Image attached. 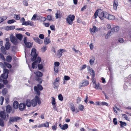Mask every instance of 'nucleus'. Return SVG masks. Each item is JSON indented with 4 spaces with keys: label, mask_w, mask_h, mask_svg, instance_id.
I'll return each mask as SVG.
<instances>
[{
    "label": "nucleus",
    "mask_w": 131,
    "mask_h": 131,
    "mask_svg": "<svg viewBox=\"0 0 131 131\" xmlns=\"http://www.w3.org/2000/svg\"><path fill=\"white\" fill-rule=\"evenodd\" d=\"M74 18L75 16L73 15H69L67 18V22L69 24L72 25L73 23V21Z\"/></svg>",
    "instance_id": "1"
},
{
    "label": "nucleus",
    "mask_w": 131,
    "mask_h": 131,
    "mask_svg": "<svg viewBox=\"0 0 131 131\" xmlns=\"http://www.w3.org/2000/svg\"><path fill=\"white\" fill-rule=\"evenodd\" d=\"M43 87L41 85L38 84L37 86H36L34 87V90L35 92H36L37 94L39 95L40 94V92L39 90L41 91L43 89Z\"/></svg>",
    "instance_id": "2"
},
{
    "label": "nucleus",
    "mask_w": 131,
    "mask_h": 131,
    "mask_svg": "<svg viewBox=\"0 0 131 131\" xmlns=\"http://www.w3.org/2000/svg\"><path fill=\"white\" fill-rule=\"evenodd\" d=\"M31 55L32 57L31 60L32 61H34L37 56V54L36 53V50L34 48L32 49L31 53Z\"/></svg>",
    "instance_id": "3"
},
{
    "label": "nucleus",
    "mask_w": 131,
    "mask_h": 131,
    "mask_svg": "<svg viewBox=\"0 0 131 131\" xmlns=\"http://www.w3.org/2000/svg\"><path fill=\"white\" fill-rule=\"evenodd\" d=\"M21 118L19 117H10L8 123V125L9 126L12 124V122H17L18 120H20Z\"/></svg>",
    "instance_id": "4"
},
{
    "label": "nucleus",
    "mask_w": 131,
    "mask_h": 131,
    "mask_svg": "<svg viewBox=\"0 0 131 131\" xmlns=\"http://www.w3.org/2000/svg\"><path fill=\"white\" fill-rule=\"evenodd\" d=\"M41 58L38 57L36 60L32 63V68L33 69H34L35 68L37 67V65L38 63H40L41 61Z\"/></svg>",
    "instance_id": "5"
},
{
    "label": "nucleus",
    "mask_w": 131,
    "mask_h": 131,
    "mask_svg": "<svg viewBox=\"0 0 131 131\" xmlns=\"http://www.w3.org/2000/svg\"><path fill=\"white\" fill-rule=\"evenodd\" d=\"M41 58L38 57L36 60L32 63V68L33 69H34L35 68L37 67V65L38 63H40L41 61Z\"/></svg>",
    "instance_id": "6"
},
{
    "label": "nucleus",
    "mask_w": 131,
    "mask_h": 131,
    "mask_svg": "<svg viewBox=\"0 0 131 131\" xmlns=\"http://www.w3.org/2000/svg\"><path fill=\"white\" fill-rule=\"evenodd\" d=\"M87 68L90 74L92 75V78L93 79L95 75L94 71L90 66H87Z\"/></svg>",
    "instance_id": "7"
},
{
    "label": "nucleus",
    "mask_w": 131,
    "mask_h": 131,
    "mask_svg": "<svg viewBox=\"0 0 131 131\" xmlns=\"http://www.w3.org/2000/svg\"><path fill=\"white\" fill-rule=\"evenodd\" d=\"M59 84V78H56L53 82L54 85L55 86L54 88V89L57 88Z\"/></svg>",
    "instance_id": "8"
},
{
    "label": "nucleus",
    "mask_w": 131,
    "mask_h": 131,
    "mask_svg": "<svg viewBox=\"0 0 131 131\" xmlns=\"http://www.w3.org/2000/svg\"><path fill=\"white\" fill-rule=\"evenodd\" d=\"M26 106L25 103H21L19 104V108L20 110L21 111L25 110Z\"/></svg>",
    "instance_id": "9"
},
{
    "label": "nucleus",
    "mask_w": 131,
    "mask_h": 131,
    "mask_svg": "<svg viewBox=\"0 0 131 131\" xmlns=\"http://www.w3.org/2000/svg\"><path fill=\"white\" fill-rule=\"evenodd\" d=\"M11 42L15 45H17L18 43V40L17 38L14 37L12 36L10 38Z\"/></svg>",
    "instance_id": "10"
},
{
    "label": "nucleus",
    "mask_w": 131,
    "mask_h": 131,
    "mask_svg": "<svg viewBox=\"0 0 131 131\" xmlns=\"http://www.w3.org/2000/svg\"><path fill=\"white\" fill-rule=\"evenodd\" d=\"M0 117L3 120H5L6 117V113L4 111L0 112Z\"/></svg>",
    "instance_id": "11"
},
{
    "label": "nucleus",
    "mask_w": 131,
    "mask_h": 131,
    "mask_svg": "<svg viewBox=\"0 0 131 131\" xmlns=\"http://www.w3.org/2000/svg\"><path fill=\"white\" fill-rule=\"evenodd\" d=\"M22 25H25L26 26L30 25L33 26L34 25V23L31 21H28L25 22Z\"/></svg>",
    "instance_id": "12"
},
{
    "label": "nucleus",
    "mask_w": 131,
    "mask_h": 131,
    "mask_svg": "<svg viewBox=\"0 0 131 131\" xmlns=\"http://www.w3.org/2000/svg\"><path fill=\"white\" fill-rule=\"evenodd\" d=\"M33 39L35 42L39 44H41L43 43V41L38 37H33Z\"/></svg>",
    "instance_id": "13"
},
{
    "label": "nucleus",
    "mask_w": 131,
    "mask_h": 131,
    "mask_svg": "<svg viewBox=\"0 0 131 131\" xmlns=\"http://www.w3.org/2000/svg\"><path fill=\"white\" fill-rule=\"evenodd\" d=\"M118 5V3L116 0H114L113 2V8L115 10L117 9V7Z\"/></svg>",
    "instance_id": "14"
},
{
    "label": "nucleus",
    "mask_w": 131,
    "mask_h": 131,
    "mask_svg": "<svg viewBox=\"0 0 131 131\" xmlns=\"http://www.w3.org/2000/svg\"><path fill=\"white\" fill-rule=\"evenodd\" d=\"M119 29V27L118 26H116L115 27H113V28H112L111 29V30L112 31H112V32H111V34H112L113 32H116L118 31Z\"/></svg>",
    "instance_id": "15"
},
{
    "label": "nucleus",
    "mask_w": 131,
    "mask_h": 131,
    "mask_svg": "<svg viewBox=\"0 0 131 131\" xmlns=\"http://www.w3.org/2000/svg\"><path fill=\"white\" fill-rule=\"evenodd\" d=\"M66 51V50L63 49H60V50H59L58 51V55L59 57H61L62 55V53L64 52H65Z\"/></svg>",
    "instance_id": "16"
},
{
    "label": "nucleus",
    "mask_w": 131,
    "mask_h": 131,
    "mask_svg": "<svg viewBox=\"0 0 131 131\" xmlns=\"http://www.w3.org/2000/svg\"><path fill=\"white\" fill-rule=\"evenodd\" d=\"M31 104L33 107H35L37 105L36 99H35H35H33L31 101Z\"/></svg>",
    "instance_id": "17"
},
{
    "label": "nucleus",
    "mask_w": 131,
    "mask_h": 131,
    "mask_svg": "<svg viewBox=\"0 0 131 131\" xmlns=\"http://www.w3.org/2000/svg\"><path fill=\"white\" fill-rule=\"evenodd\" d=\"M12 111L11 106L9 105H7L6 108V111L8 113H10Z\"/></svg>",
    "instance_id": "18"
},
{
    "label": "nucleus",
    "mask_w": 131,
    "mask_h": 131,
    "mask_svg": "<svg viewBox=\"0 0 131 131\" xmlns=\"http://www.w3.org/2000/svg\"><path fill=\"white\" fill-rule=\"evenodd\" d=\"M50 39L49 38L46 37L45 39L44 42L45 45H48L50 43Z\"/></svg>",
    "instance_id": "19"
},
{
    "label": "nucleus",
    "mask_w": 131,
    "mask_h": 131,
    "mask_svg": "<svg viewBox=\"0 0 131 131\" xmlns=\"http://www.w3.org/2000/svg\"><path fill=\"white\" fill-rule=\"evenodd\" d=\"M104 12H103L100 13L99 17L102 20H103L104 18Z\"/></svg>",
    "instance_id": "20"
},
{
    "label": "nucleus",
    "mask_w": 131,
    "mask_h": 131,
    "mask_svg": "<svg viewBox=\"0 0 131 131\" xmlns=\"http://www.w3.org/2000/svg\"><path fill=\"white\" fill-rule=\"evenodd\" d=\"M13 106L14 108L16 109L18 107V104L17 101H15L13 103Z\"/></svg>",
    "instance_id": "21"
},
{
    "label": "nucleus",
    "mask_w": 131,
    "mask_h": 131,
    "mask_svg": "<svg viewBox=\"0 0 131 131\" xmlns=\"http://www.w3.org/2000/svg\"><path fill=\"white\" fill-rule=\"evenodd\" d=\"M26 104L27 106L29 107H30L31 104V101L30 100H27L26 101Z\"/></svg>",
    "instance_id": "22"
},
{
    "label": "nucleus",
    "mask_w": 131,
    "mask_h": 131,
    "mask_svg": "<svg viewBox=\"0 0 131 131\" xmlns=\"http://www.w3.org/2000/svg\"><path fill=\"white\" fill-rule=\"evenodd\" d=\"M55 17L56 19H58L59 18L61 17L60 14V11L59 10H58L56 13L55 14Z\"/></svg>",
    "instance_id": "23"
},
{
    "label": "nucleus",
    "mask_w": 131,
    "mask_h": 131,
    "mask_svg": "<svg viewBox=\"0 0 131 131\" xmlns=\"http://www.w3.org/2000/svg\"><path fill=\"white\" fill-rule=\"evenodd\" d=\"M17 38L20 40H21L23 38V36L20 34H17L16 35Z\"/></svg>",
    "instance_id": "24"
},
{
    "label": "nucleus",
    "mask_w": 131,
    "mask_h": 131,
    "mask_svg": "<svg viewBox=\"0 0 131 131\" xmlns=\"http://www.w3.org/2000/svg\"><path fill=\"white\" fill-rule=\"evenodd\" d=\"M10 44L9 42H7L5 45V47L6 49L8 50L10 48Z\"/></svg>",
    "instance_id": "25"
},
{
    "label": "nucleus",
    "mask_w": 131,
    "mask_h": 131,
    "mask_svg": "<svg viewBox=\"0 0 131 131\" xmlns=\"http://www.w3.org/2000/svg\"><path fill=\"white\" fill-rule=\"evenodd\" d=\"M34 73L38 77H41L43 75L42 73L39 71L35 72Z\"/></svg>",
    "instance_id": "26"
},
{
    "label": "nucleus",
    "mask_w": 131,
    "mask_h": 131,
    "mask_svg": "<svg viewBox=\"0 0 131 131\" xmlns=\"http://www.w3.org/2000/svg\"><path fill=\"white\" fill-rule=\"evenodd\" d=\"M1 51L4 54H6V51L5 50V48L4 46H2L1 48Z\"/></svg>",
    "instance_id": "27"
},
{
    "label": "nucleus",
    "mask_w": 131,
    "mask_h": 131,
    "mask_svg": "<svg viewBox=\"0 0 131 131\" xmlns=\"http://www.w3.org/2000/svg\"><path fill=\"white\" fill-rule=\"evenodd\" d=\"M89 82L87 80H85L82 84L81 86H85L89 84Z\"/></svg>",
    "instance_id": "28"
},
{
    "label": "nucleus",
    "mask_w": 131,
    "mask_h": 131,
    "mask_svg": "<svg viewBox=\"0 0 131 131\" xmlns=\"http://www.w3.org/2000/svg\"><path fill=\"white\" fill-rule=\"evenodd\" d=\"M8 92L7 89L6 88H4L2 90V92L3 95H5Z\"/></svg>",
    "instance_id": "29"
},
{
    "label": "nucleus",
    "mask_w": 131,
    "mask_h": 131,
    "mask_svg": "<svg viewBox=\"0 0 131 131\" xmlns=\"http://www.w3.org/2000/svg\"><path fill=\"white\" fill-rule=\"evenodd\" d=\"M2 77L3 79H7L8 77V74L7 73H3L2 74Z\"/></svg>",
    "instance_id": "30"
},
{
    "label": "nucleus",
    "mask_w": 131,
    "mask_h": 131,
    "mask_svg": "<svg viewBox=\"0 0 131 131\" xmlns=\"http://www.w3.org/2000/svg\"><path fill=\"white\" fill-rule=\"evenodd\" d=\"M68 127V125L67 124H65L62 126L61 128V129L62 130H65L67 129Z\"/></svg>",
    "instance_id": "31"
},
{
    "label": "nucleus",
    "mask_w": 131,
    "mask_h": 131,
    "mask_svg": "<svg viewBox=\"0 0 131 131\" xmlns=\"http://www.w3.org/2000/svg\"><path fill=\"white\" fill-rule=\"evenodd\" d=\"M47 19L49 20H53L54 19V17L51 15H48L47 17Z\"/></svg>",
    "instance_id": "32"
},
{
    "label": "nucleus",
    "mask_w": 131,
    "mask_h": 131,
    "mask_svg": "<svg viewBox=\"0 0 131 131\" xmlns=\"http://www.w3.org/2000/svg\"><path fill=\"white\" fill-rule=\"evenodd\" d=\"M25 43L26 46L28 48H30L31 46V44L30 42H27Z\"/></svg>",
    "instance_id": "33"
},
{
    "label": "nucleus",
    "mask_w": 131,
    "mask_h": 131,
    "mask_svg": "<svg viewBox=\"0 0 131 131\" xmlns=\"http://www.w3.org/2000/svg\"><path fill=\"white\" fill-rule=\"evenodd\" d=\"M108 19L111 20H114L115 19V17L113 15L109 14Z\"/></svg>",
    "instance_id": "34"
},
{
    "label": "nucleus",
    "mask_w": 131,
    "mask_h": 131,
    "mask_svg": "<svg viewBox=\"0 0 131 131\" xmlns=\"http://www.w3.org/2000/svg\"><path fill=\"white\" fill-rule=\"evenodd\" d=\"M12 57L10 56H8L6 57V61L8 62H10L12 59Z\"/></svg>",
    "instance_id": "35"
},
{
    "label": "nucleus",
    "mask_w": 131,
    "mask_h": 131,
    "mask_svg": "<svg viewBox=\"0 0 131 131\" xmlns=\"http://www.w3.org/2000/svg\"><path fill=\"white\" fill-rule=\"evenodd\" d=\"M35 99H36L37 103H38V104H40L41 103V101L40 100L38 96H35Z\"/></svg>",
    "instance_id": "36"
},
{
    "label": "nucleus",
    "mask_w": 131,
    "mask_h": 131,
    "mask_svg": "<svg viewBox=\"0 0 131 131\" xmlns=\"http://www.w3.org/2000/svg\"><path fill=\"white\" fill-rule=\"evenodd\" d=\"M96 27L95 26H94L92 28L90 29V31L94 32L96 31Z\"/></svg>",
    "instance_id": "37"
},
{
    "label": "nucleus",
    "mask_w": 131,
    "mask_h": 131,
    "mask_svg": "<svg viewBox=\"0 0 131 131\" xmlns=\"http://www.w3.org/2000/svg\"><path fill=\"white\" fill-rule=\"evenodd\" d=\"M71 110L73 112H74L75 110V108L74 105L72 103L70 104Z\"/></svg>",
    "instance_id": "38"
},
{
    "label": "nucleus",
    "mask_w": 131,
    "mask_h": 131,
    "mask_svg": "<svg viewBox=\"0 0 131 131\" xmlns=\"http://www.w3.org/2000/svg\"><path fill=\"white\" fill-rule=\"evenodd\" d=\"M112 31H109L107 33V34L105 36V38L106 39H107L108 38V37L109 36H111L112 34H111Z\"/></svg>",
    "instance_id": "39"
},
{
    "label": "nucleus",
    "mask_w": 131,
    "mask_h": 131,
    "mask_svg": "<svg viewBox=\"0 0 131 131\" xmlns=\"http://www.w3.org/2000/svg\"><path fill=\"white\" fill-rule=\"evenodd\" d=\"M57 123H56L55 124H53L52 126V129L53 130H56L57 129Z\"/></svg>",
    "instance_id": "40"
},
{
    "label": "nucleus",
    "mask_w": 131,
    "mask_h": 131,
    "mask_svg": "<svg viewBox=\"0 0 131 131\" xmlns=\"http://www.w3.org/2000/svg\"><path fill=\"white\" fill-rule=\"evenodd\" d=\"M14 17L17 20H19L20 19V15L15 14L14 15Z\"/></svg>",
    "instance_id": "41"
},
{
    "label": "nucleus",
    "mask_w": 131,
    "mask_h": 131,
    "mask_svg": "<svg viewBox=\"0 0 131 131\" xmlns=\"http://www.w3.org/2000/svg\"><path fill=\"white\" fill-rule=\"evenodd\" d=\"M0 126L2 127H3L4 126V122L2 118H0Z\"/></svg>",
    "instance_id": "42"
},
{
    "label": "nucleus",
    "mask_w": 131,
    "mask_h": 131,
    "mask_svg": "<svg viewBox=\"0 0 131 131\" xmlns=\"http://www.w3.org/2000/svg\"><path fill=\"white\" fill-rule=\"evenodd\" d=\"M119 122L121 124V126L122 127H123L124 126H126V123L125 122L120 121Z\"/></svg>",
    "instance_id": "43"
},
{
    "label": "nucleus",
    "mask_w": 131,
    "mask_h": 131,
    "mask_svg": "<svg viewBox=\"0 0 131 131\" xmlns=\"http://www.w3.org/2000/svg\"><path fill=\"white\" fill-rule=\"evenodd\" d=\"M4 98L2 96L0 97V101L1 102L0 104L1 105L3 104V102L4 100Z\"/></svg>",
    "instance_id": "44"
},
{
    "label": "nucleus",
    "mask_w": 131,
    "mask_h": 131,
    "mask_svg": "<svg viewBox=\"0 0 131 131\" xmlns=\"http://www.w3.org/2000/svg\"><path fill=\"white\" fill-rule=\"evenodd\" d=\"M5 64L8 68H10L12 67V66L11 64L7 63L5 62H4Z\"/></svg>",
    "instance_id": "45"
},
{
    "label": "nucleus",
    "mask_w": 131,
    "mask_h": 131,
    "mask_svg": "<svg viewBox=\"0 0 131 131\" xmlns=\"http://www.w3.org/2000/svg\"><path fill=\"white\" fill-rule=\"evenodd\" d=\"M47 47L46 46H44L41 48V50L42 52H45L47 50Z\"/></svg>",
    "instance_id": "46"
},
{
    "label": "nucleus",
    "mask_w": 131,
    "mask_h": 131,
    "mask_svg": "<svg viewBox=\"0 0 131 131\" xmlns=\"http://www.w3.org/2000/svg\"><path fill=\"white\" fill-rule=\"evenodd\" d=\"M16 22V21L14 19L9 20L8 21L7 23L8 24H11Z\"/></svg>",
    "instance_id": "47"
},
{
    "label": "nucleus",
    "mask_w": 131,
    "mask_h": 131,
    "mask_svg": "<svg viewBox=\"0 0 131 131\" xmlns=\"http://www.w3.org/2000/svg\"><path fill=\"white\" fill-rule=\"evenodd\" d=\"M43 127H48L49 126V123L48 122H47L45 123L42 124Z\"/></svg>",
    "instance_id": "48"
},
{
    "label": "nucleus",
    "mask_w": 131,
    "mask_h": 131,
    "mask_svg": "<svg viewBox=\"0 0 131 131\" xmlns=\"http://www.w3.org/2000/svg\"><path fill=\"white\" fill-rule=\"evenodd\" d=\"M50 28L52 30H55L56 29L54 26L53 25H51L50 26Z\"/></svg>",
    "instance_id": "49"
},
{
    "label": "nucleus",
    "mask_w": 131,
    "mask_h": 131,
    "mask_svg": "<svg viewBox=\"0 0 131 131\" xmlns=\"http://www.w3.org/2000/svg\"><path fill=\"white\" fill-rule=\"evenodd\" d=\"M37 16V15L36 14L34 15L33 17L31 19V20H35L36 19Z\"/></svg>",
    "instance_id": "50"
},
{
    "label": "nucleus",
    "mask_w": 131,
    "mask_h": 131,
    "mask_svg": "<svg viewBox=\"0 0 131 131\" xmlns=\"http://www.w3.org/2000/svg\"><path fill=\"white\" fill-rule=\"evenodd\" d=\"M78 108L80 110L82 111L84 108V107L82 105L80 104L79 105Z\"/></svg>",
    "instance_id": "51"
},
{
    "label": "nucleus",
    "mask_w": 131,
    "mask_h": 131,
    "mask_svg": "<svg viewBox=\"0 0 131 131\" xmlns=\"http://www.w3.org/2000/svg\"><path fill=\"white\" fill-rule=\"evenodd\" d=\"M8 30H12L14 29L15 28V27L13 26H10L8 27Z\"/></svg>",
    "instance_id": "52"
},
{
    "label": "nucleus",
    "mask_w": 131,
    "mask_h": 131,
    "mask_svg": "<svg viewBox=\"0 0 131 131\" xmlns=\"http://www.w3.org/2000/svg\"><path fill=\"white\" fill-rule=\"evenodd\" d=\"M104 18H108L109 14L105 12H104Z\"/></svg>",
    "instance_id": "53"
},
{
    "label": "nucleus",
    "mask_w": 131,
    "mask_h": 131,
    "mask_svg": "<svg viewBox=\"0 0 131 131\" xmlns=\"http://www.w3.org/2000/svg\"><path fill=\"white\" fill-rule=\"evenodd\" d=\"M58 98L59 100L62 101L63 100V97L62 96L61 94H60L58 96Z\"/></svg>",
    "instance_id": "54"
},
{
    "label": "nucleus",
    "mask_w": 131,
    "mask_h": 131,
    "mask_svg": "<svg viewBox=\"0 0 131 131\" xmlns=\"http://www.w3.org/2000/svg\"><path fill=\"white\" fill-rule=\"evenodd\" d=\"M94 88L96 89H99V87L100 85L99 83L97 84H95V85H94Z\"/></svg>",
    "instance_id": "55"
},
{
    "label": "nucleus",
    "mask_w": 131,
    "mask_h": 131,
    "mask_svg": "<svg viewBox=\"0 0 131 131\" xmlns=\"http://www.w3.org/2000/svg\"><path fill=\"white\" fill-rule=\"evenodd\" d=\"M39 37L41 39H43L44 38V36L43 34H40L39 36Z\"/></svg>",
    "instance_id": "56"
},
{
    "label": "nucleus",
    "mask_w": 131,
    "mask_h": 131,
    "mask_svg": "<svg viewBox=\"0 0 131 131\" xmlns=\"http://www.w3.org/2000/svg\"><path fill=\"white\" fill-rule=\"evenodd\" d=\"M38 67L39 69V70L43 68V66L41 64H38Z\"/></svg>",
    "instance_id": "57"
},
{
    "label": "nucleus",
    "mask_w": 131,
    "mask_h": 131,
    "mask_svg": "<svg viewBox=\"0 0 131 131\" xmlns=\"http://www.w3.org/2000/svg\"><path fill=\"white\" fill-rule=\"evenodd\" d=\"M113 122L114 125H116L117 124V119L116 118H115L113 119Z\"/></svg>",
    "instance_id": "58"
},
{
    "label": "nucleus",
    "mask_w": 131,
    "mask_h": 131,
    "mask_svg": "<svg viewBox=\"0 0 131 131\" xmlns=\"http://www.w3.org/2000/svg\"><path fill=\"white\" fill-rule=\"evenodd\" d=\"M52 105H53V104H56L55 99L54 97H52Z\"/></svg>",
    "instance_id": "59"
},
{
    "label": "nucleus",
    "mask_w": 131,
    "mask_h": 131,
    "mask_svg": "<svg viewBox=\"0 0 131 131\" xmlns=\"http://www.w3.org/2000/svg\"><path fill=\"white\" fill-rule=\"evenodd\" d=\"M54 67H58L60 63L59 62H54Z\"/></svg>",
    "instance_id": "60"
},
{
    "label": "nucleus",
    "mask_w": 131,
    "mask_h": 131,
    "mask_svg": "<svg viewBox=\"0 0 131 131\" xmlns=\"http://www.w3.org/2000/svg\"><path fill=\"white\" fill-rule=\"evenodd\" d=\"M64 79L66 80H68L70 79V78L67 76H64Z\"/></svg>",
    "instance_id": "61"
},
{
    "label": "nucleus",
    "mask_w": 131,
    "mask_h": 131,
    "mask_svg": "<svg viewBox=\"0 0 131 131\" xmlns=\"http://www.w3.org/2000/svg\"><path fill=\"white\" fill-rule=\"evenodd\" d=\"M43 24L45 25V27H49L50 25L49 23H43Z\"/></svg>",
    "instance_id": "62"
},
{
    "label": "nucleus",
    "mask_w": 131,
    "mask_h": 131,
    "mask_svg": "<svg viewBox=\"0 0 131 131\" xmlns=\"http://www.w3.org/2000/svg\"><path fill=\"white\" fill-rule=\"evenodd\" d=\"M46 18L45 17L41 16V18L40 19L41 21H44L46 20Z\"/></svg>",
    "instance_id": "63"
},
{
    "label": "nucleus",
    "mask_w": 131,
    "mask_h": 131,
    "mask_svg": "<svg viewBox=\"0 0 131 131\" xmlns=\"http://www.w3.org/2000/svg\"><path fill=\"white\" fill-rule=\"evenodd\" d=\"M4 73H7L8 74L9 73V71L8 70L6 69H4L3 70Z\"/></svg>",
    "instance_id": "64"
}]
</instances>
